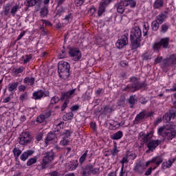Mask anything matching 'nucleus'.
Here are the masks:
<instances>
[{
	"instance_id": "10",
	"label": "nucleus",
	"mask_w": 176,
	"mask_h": 176,
	"mask_svg": "<svg viewBox=\"0 0 176 176\" xmlns=\"http://www.w3.org/2000/svg\"><path fill=\"white\" fill-rule=\"evenodd\" d=\"M163 68H168L176 64V56L175 54L170 55L168 58H166L162 60Z\"/></svg>"
},
{
	"instance_id": "57",
	"label": "nucleus",
	"mask_w": 176,
	"mask_h": 176,
	"mask_svg": "<svg viewBox=\"0 0 176 176\" xmlns=\"http://www.w3.org/2000/svg\"><path fill=\"white\" fill-rule=\"evenodd\" d=\"M62 135L64 136L63 138H68V137H71V131L69 130H66L63 133H62Z\"/></svg>"
},
{
	"instance_id": "31",
	"label": "nucleus",
	"mask_w": 176,
	"mask_h": 176,
	"mask_svg": "<svg viewBox=\"0 0 176 176\" xmlns=\"http://www.w3.org/2000/svg\"><path fill=\"white\" fill-rule=\"evenodd\" d=\"M142 25H143V35L144 36H146L149 31V23H148V22H142Z\"/></svg>"
},
{
	"instance_id": "59",
	"label": "nucleus",
	"mask_w": 176,
	"mask_h": 176,
	"mask_svg": "<svg viewBox=\"0 0 176 176\" xmlns=\"http://www.w3.org/2000/svg\"><path fill=\"white\" fill-rule=\"evenodd\" d=\"M104 112L106 113H111V112H112V107H111V106H106L104 108Z\"/></svg>"
},
{
	"instance_id": "46",
	"label": "nucleus",
	"mask_w": 176,
	"mask_h": 176,
	"mask_svg": "<svg viewBox=\"0 0 176 176\" xmlns=\"http://www.w3.org/2000/svg\"><path fill=\"white\" fill-rule=\"evenodd\" d=\"M25 69V67L21 66L17 69H14V74H16V75L19 74H23V72H24Z\"/></svg>"
},
{
	"instance_id": "64",
	"label": "nucleus",
	"mask_w": 176,
	"mask_h": 176,
	"mask_svg": "<svg viewBox=\"0 0 176 176\" xmlns=\"http://www.w3.org/2000/svg\"><path fill=\"white\" fill-rule=\"evenodd\" d=\"M49 175H50V176H60V173H58V172H57L56 170H54L52 172H50L49 173Z\"/></svg>"
},
{
	"instance_id": "29",
	"label": "nucleus",
	"mask_w": 176,
	"mask_h": 176,
	"mask_svg": "<svg viewBox=\"0 0 176 176\" xmlns=\"http://www.w3.org/2000/svg\"><path fill=\"white\" fill-rule=\"evenodd\" d=\"M96 163L89 164V170L91 171V175H96V174H98L100 173V168H94Z\"/></svg>"
},
{
	"instance_id": "53",
	"label": "nucleus",
	"mask_w": 176,
	"mask_h": 176,
	"mask_svg": "<svg viewBox=\"0 0 176 176\" xmlns=\"http://www.w3.org/2000/svg\"><path fill=\"white\" fill-rule=\"evenodd\" d=\"M122 164V168H124V163H129V157L126 156L122 158V160L120 162Z\"/></svg>"
},
{
	"instance_id": "23",
	"label": "nucleus",
	"mask_w": 176,
	"mask_h": 176,
	"mask_svg": "<svg viewBox=\"0 0 176 176\" xmlns=\"http://www.w3.org/2000/svg\"><path fill=\"white\" fill-rule=\"evenodd\" d=\"M80 174H82V176H90L91 175L89 164L86 165L84 168H82V171L80 172Z\"/></svg>"
},
{
	"instance_id": "5",
	"label": "nucleus",
	"mask_w": 176,
	"mask_h": 176,
	"mask_svg": "<svg viewBox=\"0 0 176 176\" xmlns=\"http://www.w3.org/2000/svg\"><path fill=\"white\" fill-rule=\"evenodd\" d=\"M19 140L20 145H28V144H31L32 137H31L30 133L23 132L20 135Z\"/></svg>"
},
{
	"instance_id": "37",
	"label": "nucleus",
	"mask_w": 176,
	"mask_h": 176,
	"mask_svg": "<svg viewBox=\"0 0 176 176\" xmlns=\"http://www.w3.org/2000/svg\"><path fill=\"white\" fill-rule=\"evenodd\" d=\"M24 5L25 6H35L36 5V0H25Z\"/></svg>"
},
{
	"instance_id": "6",
	"label": "nucleus",
	"mask_w": 176,
	"mask_h": 176,
	"mask_svg": "<svg viewBox=\"0 0 176 176\" xmlns=\"http://www.w3.org/2000/svg\"><path fill=\"white\" fill-rule=\"evenodd\" d=\"M139 137L140 138V145L142 146H144V144H148V142H150V141L152 140V137H153V133L149 132L147 133H144L142 132L139 133Z\"/></svg>"
},
{
	"instance_id": "22",
	"label": "nucleus",
	"mask_w": 176,
	"mask_h": 176,
	"mask_svg": "<svg viewBox=\"0 0 176 176\" xmlns=\"http://www.w3.org/2000/svg\"><path fill=\"white\" fill-rule=\"evenodd\" d=\"M165 135L168 141H171L173 138L176 137V131H166L165 132Z\"/></svg>"
},
{
	"instance_id": "2",
	"label": "nucleus",
	"mask_w": 176,
	"mask_h": 176,
	"mask_svg": "<svg viewBox=\"0 0 176 176\" xmlns=\"http://www.w3.org/2000/svg\"><path fill=\"white\" fill-rule=\"evenodd\" d=\"M129 80L131 84H129L125 88L122 89V91L135 93V91H138V90L146 87V83H145V82H140L137 77H131L129 78Z\"/></svg>"
},
{
	"instance_id": "12",
	"label": "nucleus",
	"mask_w": 176,
	"mask_h": 176,
	"mask_svg": "<svg viewBox=\"0 0 176 176\" xmlns=\"http://www.w3.org/2000/svg\"><path fill=\"white\" fill-rule=\"evenodd\" d=\"M176 116V110L175 109H172L169 110V111L165 113V115L162 117V120L166 122V123H168L171 120V119H175Z\"/></svg>"
},
{
	"instance_id": "11",
	"label": "nucleus",
	"mask_w": 176,
	"mask_h": 176,
	"mask_svg": "<svg viewBox=\"0 0 176 176\" xmlns=\"http://www.w3.org/2000/svg\"><path fill=\"white\" fill-rule=\"evenodd\" d=\"M113 0H102L100 2L99 8L98 10V16L101 17L102 14L104 13L106 8L109 6V5L112 2Z\"/></svg>"
},
{
	"instance_id": "51",
	"label": "nucleus",
	"mask_w": 176,
	"mask_h": 176,
	"mask_svg": "<svg viewBox=\"0 0 176 176\" xmlns=\"http://www.w3.org/2000/svg\"><path fill=\"white\" fill-rule=\"evenodd\" d=\"M63 127H64V122L58 124L54 129V133H58V131H60Z\"/></svg>"
},
{
	"instance_id": "26",
	"label": "nucleus",
	"mask_w": 176,
	"mask_h": 176,
	"mask_svg": "<svg viewBox=\"0 0 176 176\" xmlns=\"http://www.w3.org/2000/svg\"><path fill=\"white\" fill-rule=\"evenodd\" d=\"M49 14V6H45L41 9L40 16L41 18L46 17Z\"/></svg>"
},
{
	"instance_id": "56",
	"label": "nucleus",
	"mask_w": 176,
	"mask_h": 176,
	"mask_svg": "<svg viewBox=\"0 0 176 176\" xmlns=\"http://www.w3.org/2000/svg\"><path fill=\"white\" fill-rule=\"evenodd\" d=\"M151 56H149V54L148 53H144L142 56V60L143 61H148V59L150 58Z\"/></svg>"
},
{
	"instance_id": "41",
	"label": "nucleus",
	"mask_w": 176,
	"mask_h": 176,
	"mask_svg": "<svg viewBox=\"0 0 176 176\" xmlns=\"http://www.w3.org/2000/svg\"><path fill=\"white\" fill-rule=\"evenodd\" d=\"M160 25V23L157 22L156 21H153L151 23V29L153 30V31H157V30H159Z\"/></svg>"
},
{
	"instance_id": "62",
	"label": "nucleus",
	"mask_w": 176,
	"mask_h": 176,
	"mask_svg": "<svg viewBox=\"0 0 176 176\" xmlns=\"http://www.w3.org/2000/svg\"><path fill=\"white\" fill-rule=\"evenodd\" d=\"M19 91L20 93L23 92V91H25V90L27 89V87H25V85H21L19 87Z\"/></svg>"
},
{
	"instance_id": "36",
	"label": "nucleus",
	"mask_w": 176,
	"mask_h": 176,
	"mask_svg": "<svg viewBox=\"0 0 176 176\" xmlns=\"http://www.w3.org/2000/svg\"><path fill=\"white\" fill-rule=\"evenodd\" d=\"M128 102L131 105V108H133L134 105H135V102H137V99H135V96H131L128 100Z\"/></svg>"
},
{
	"instance_id": "1",
	"label": "nucleus",
	"mask_w": 176,
	"mask_h": 176,
	"mask_svg": "<svg viewBox=\"0 0 176 176\" xmlns=\"http://www.w3.org/2000/svg\"><path fill=\"white\" fill-rule=\"evenodd\" d=\"M141 38H142V31H141L140 27L135 26L131 29L130 36L132 50L140 47V45H141Z\"/></svg>"
},
{
	"instance_id": "50",
	"label": "nucleus",
	"mask_w": 176,
	"mask_h": 176,
	"mask_svg": "<svg viewBox=\"0 0 176 176\" xmlns=\"http://www.w3.org/2000/svg\"><path fill=\"white\" fill-rule=\"evenodd\" d=\"M45 120H46V118L43 115H40L36 118L37 123H45Z\"/></svg>"
},
{
	"instance_id": "49",
	"label": "nucleus",
	"mask_w": 176,
	"mask_h": 176,
	"mask_svg": "<svg viewBox=\"0 0 176 176\" xmlns=\"http://www.w3.org/2000/svg\"><path fill=\"white\" fill-rule=\"evenodd\" d=\"M119 153V150H118V146H116V143L114 144V148L111 151V154L112 156H116Z\"/></svg>"
},
{
	"instance_id": "9",
	"label": "nucleus",
	"mask_w": 176,
	"mask_h": 176,
	"mask_svg": "<svg viewBox=\"0 0 176 176\" xmlns=\"http://www.w3.org/2000/svg\"><path fill=\"white\" fill-rule=\"evenodd\" d=\"M116 45L118 49H123L124 46H127V45H129V34L125 33L122 35L121 38L118 40Z\"/></svg>"
},
{
	"instance_id": "25",
	"label": "nucleus",
	"mask_w": 176,
	"mask_h": 176,
	"mask_svg": "<svg viewBox=\"0 0 176 176\" xmlns=\"http://www.w3.org/2000/svg\"><path fill=\"white\" fill-rule=\"evenodd\" d=\"M61 101V98H59L58 96H54L52 98L50 104L48 105L49 108H53L54 104L58 103Z\"/></svg>"
},
{
	"instance_id": "45",
	"label": "nucleus",
	"mask_w": 176,
	"mask_h": 176,
	"mask_svg": "<svg viewBox=\"0 0 176 176\" xmlns=\"http://www.w3.org/2000/svg\"><path fill=\"white\" fill-rule=\"evenodd\" d=\"M130 6V8H134L135 6H137V2L135 1L132 0L131 1H128L125 3V7Z\"/></svg>"
},
{
	"instance_id": "61",
	"label": "nucleus",
	"mask_w": 176,
	"mask_h": 176,
	"mask_svg": "<svg viewBox=\"0 0 176 176\" xmlns=\"http://www.w3.org/2000/svg\"><path fill=\"white\" fill-rule=\"evenodd\" d=\"M82 3H85V0H76L75 1V4H76V6H77V7L82 6Z\"/></svg>"
},
{
	"instance_id": "44",
	"label": "nucleus",
	"mask_w": 176,
	"mask_h": 176,
	"mask_svg": "<svg viewBox=\"0 0 176 176\" xmlns=\"http://www.w3.org/2000/svg\"><path fill=\"white\" fill-rule=\"evenodd\" d=\"M160 47H162V45L160 42L155 43L153 45V49L154 52H157V53L160 50Z\"/></svg>"
},
{
	"instance_id": "54",
	"label": "nucleus",
	"mask_w": 176,
	"mask_h": 176,
	"mask_svg": "<svg viewBox=\"0 0 176 176\" xmlns=\"http://www.w3.org/2000/svg\"><path fill=\"white\" fill-rule=\"evenodd\" d=\"M69 144V140L66 139L65 138H63V140L60 142V145L62 146H65Z\"/></svg>"
},
{
	"instance_id": "47",
	"label": "nucleus",
	"mask_w": 176,
	"mask_h": 176,
	"mask_svg": "<svg viewBox=\"0 0 176 176\" xmlns=\"http://www.w3.org/2000/svg\"><path fill=\"white\" fill-rule=\"evenodd\" d=\"M19 100L23 102V101H25V100H28V92H25L20 95Z\"/></svg>"
},
{
	"instance_id": "21",
	"label": "nucleus",
	"mask_w": 176,
	"mask_h": 176,
	"mask_svg": "<svg viewBox=\"0 0 176 176\" xmlns=\"http://www.w3.org/2000/svg\"><path fill=\"white\" fill-rule=\"evenodd\" d=\"M166 19H167V15L162 12L156 16L155 21L158 22L159 24H163L166 21Z\"/></svg>"
},
{
	"instance_id": "39",
	"label": "nucleus",
	"mask_w": 176,
	"mask_h": 176,
	"mask_svg": "<svg viewBox=\"0 0 176 176\" xmlns=\"http://www.w3.org/2000/svg\"><path fill=\"white\" fill-rule=\"evenodd\" d=\"M89 153L88 150H86L85 153H83L79 159V162L80 164H83L85 161L86 160V157H87V153Z\"/></svg>"
},
{
	"instance_id": "7",
	"label": "nucleus",
	"mask_w": 176,
	"mask_h": 176,
	"mask_svg": "<svg viewBox=\"0 0 176 176\" xmlns=\"http://www.w3.org/2000/svg\"><path fill=\"white\" fill-rule=\"evenodd\" d=\"M76 89H73L65 92L60 93V101H69L76 96Z\"/></svg>"
},
{
	"instance_id": "20",
	"label": "nucleus",
	"mask_w": 176,
	"mask_h": 176,
	"mask_svg": "<svg viewBox=\"0 0 176 176\" xmlns=\"http://www.w3.org/2000/svg\"><path fill=\"white\" fill-rule=\"evenodd\" d=\"M32 155H34V151L28 150L27 151L22 153L21 155V160L25 162V160H27L30 156H32Z\"/></svg>"
},
{
	"instance_id": "15",
	"label": "nucleus",
	"mask_w": 176,
	"mask_h": 176,
	"mask_svg": "<svg viewBox=\"0 0 176 176\" xmlns=\"http://www.w3.org/2000/svg\"><path fill=\"white\" fill-rule=\"evenodd\" d=\"M146 119V110H142L140 113H139L135 118V124L138 123H141L144 122Z\"/></svg>"
},
{
	"instance_id": "34",
	"label": "nucleus",
	"mask_w": 176,
	"mask_h": 176,
	"mask_svg": "<svg viewBox=\"0 0 176 176\" xmlns=\"http://www.w3.org/2000/svg\"><path fill=\"white\" fill-rule=\"evenodd\" d=\"M78 165H79V163L78 162V160H75L70 162V165H69L70 171H72L73 170H76V167H78Z\"/></svg>"
},
{
	"instance_id": "27",
	"label": "nucleus",
	"mask_w": 176,
	"mask_h": 176,
	"mask_svg": "<svg viewBox=\"0 0 176 176\" xmlns=\"http://www.w3.org/2000/svg\"><path fill=\"white\" fill-rule=\"evenodd\" d=\"M23 83L28 85V86H34L35 83V78L26 77L23 80Z\"/></svg>"
},
{
	"instance_id": "43",
	"label": "nucleus",
	"mask_w": 176,
	"mask_h": 176,
	"mask_svg": "<svg viewBox=\"0 0 176 176\" xmlns=\"http://www.w3.org/2000/svg\"><path fill=\"white\" fill-rule=\"evenodd\" d=\"M22 58L23 59V64H27L28 63H30L31 60H32V54L25 55V57L22 56Z\"/></svg>"
},
{
	"instance_id": "14",
	"label": "nucleus",
	"mask_w": 176,
	"mask_h": 176,
	"mask_svg": "<svg viewBox=\"0 0 176 176\" xmlns=\"http://www.w3.org/2000/svg\"><path fill=\"white\" fill-rule=\"evenodd\" d=\"M145 165L142 162L136 163L135 166L133 167V171L137 174H144L145 171Z\"/></svg>"
},
{
	"instance_id": "58",
	"label": "nucleus",
	"mask_w": 176,
	"mask_h": 176,
	"mask_svg": "<svg viewBox=\"0 0 176 176\" xmlns=\"http://www.w3.org/2000/svg\"><path fill=\"white\" fill-rule=\"evenodd\" d=\"M72 118H74V113L69 112L66 113V119L67 120H72Z\"/></svg>"
},
{
	"instance_id": "17",
	"label": "nucleus",
	"mask_w": 176,
	"mask_h": 176,
	"mask_svg": "<svg viewBox=\"0 0 176 176\" xmlns=\"http://www.w3.org/2000/svg\"><path fill=\"white\" fill-rule=\"evenodd\" d=\"M125 3L124 1L120 0V2L115 4L114 9H116L118 13H120V14H123L125 10L124 7H126Z\"/></svg>"
},
{
	"instance_id": "24",
	"label": "nucleus",
	"mask_w": 176,
	"mask_h": 176,
	"mask_svg": "<svg viewBox=\"0 0 176 176\" xmlns=\"http://www.w3.org/2000/svg\"><path fill=\"white\" fill-rule=\"evenodd\" d=\"M19 82H11L8 85V91H10L11 93L12 91H16V90H17V87H19Z\"/></svg>"
},
{
	"instance_id": "48",
	"label": "nucleus",
	"mask_w": 176,
	"mask_h": 176,
	"mask_svg": "<svg viewBox=\"0 0 176 176\" xmlns=\"http://www.w3.org/2000/svg\"><path fill=\"white\" fill-rule=\"evenodd\" d=\"M13 153H14V156L16 159H17V157H19V156H20V155H21V150L17 148H14L13 149Z\"/></svg>"
},
{
	"instance_id": "8",
	"label": "nucleus",
	"mask_w": 176,
	"mask_h": 176,
	"mask_svg": "<svg viewBox=\"0 0 176 176\" xmlns=\"http://www.w3.org/2000/svg\"><path fill=\"white\" fill-rule=\"evenodd\" d=\"M69 55L73 61H79L82 58V52L78 48H70Z\"/></svg>"
},
{
	"instance_id": "18",
	"label": "nucleus",
	"mask_w": 176,
	"mask_h": 176,
	"mask_svg": "<svg viewBox=\"0 0 176 176\" xmlns=\"http://www.w3.org/2000/svg\"><path fill=\"white\" fill-rule=\"evenodd\" d=\"M151 162L153 164H155V166L153 168V170H155L157 167H159L162 163H163V158L160 156L154 157L151 159Z\"/></svg>"
},
{
	"instance_id": "13",
	"label": "nucleus",
	"mask_w": 176,
	"mask_h": 176,
	"mask_svg": "<svg viewBox=\"0 0 176 176\" xmlns=\"http://www.w3.org/2000/svg\"><path fill=\"white\" fill-rule=\"evenodd\" d=\"M160 144H162V141L159 140H151L146 144V146L148 149L146 151V152H148V151H150L151 152H153V151H155V149H156V148H157V146H159Z\"/></svg>"
},
{
	"instance_id": "55",
	"label": "nucleus",
	"mask_w": 176,
	"mask_h": 176,
	"mask_svg": "<svg viewBox=\"0 0 176 176\" xmlns=\"http://www.w3.org/2000/svg\"><path fill=\"white\" fill-rule=\"evenodd\" d=\"M3 13L5 16H9L10 13V6H7L3 8Z\"/></svg>"
},
{
	"instance_id": "35",
	"label": "nucleus",
	"mask_w": 176,
	"mask_h": 176,
	"mask_svg": "<svg viewBox=\"0 0 176 176\" xmlns=\"http://www.w3.org/2000/svg\"><path fill=\"white\" fill-rule=\"evenodd\" d=\"M123 137V132L122 131H119L115 133L113 135H111L112 140H120Z\"/></svg>"
},
{
	"instance_id": "30",
	"label": "nucleus",
	"mask_w": 176,
	"mask_h": 176,
	"mask_svg": "<svg viewBox=\"0 0 176 176\" xmlns=\"http://www.w3.org/2000/svg\"><path fill=\"white\" fill-rule=\"evenodd\" d=\"M174 162H175V160H173V161L169 160L168 162H163L162 164V168H163V170L170 168V167H171V166H173V163Z\"/></svg>"
},
{
	"instance_id": "32",
	"label": "nucleus",
	"mask_w": 176,
	"mask_h": 176,
	"mask_svg": "<svg viewBox=\"0 0 176 176\" xmlns=\"http://www.w3.org/2000/svg\"><path fill=\"white\" fill-rule=\"evenodd\" d=\"M55 138H56V133L53 132H50L47 135L45 142V144H47L50 141H53V140H54Z\"/></svg>"
},
{
	"instance_id": "63",
	"label": "nucleus",
	"mask_w": 176,
	"mask_h": 176,
	"mask_svg": "<svg viewBox=\"0 0 176 176\" xmlns=\"http://www.w3.org/2000/svg\"><path fill=\"white\" fill-rule=\"evenodd\" d=\"M64 12H65V9H64V8L62 7L57 10L56 14H58V16H61V14H63Z\"/></svg>"
},
{
	"instance_id": "19",
	"label": "nucleus",
	"mask_w": 176,
	"mask_h": 176,
	"mask_svg": "<svg viewBox=\"0 0 176 176\" xmlns=\"http://www.w3.org/2000/svg\"><path fill=\"white\" fill-rule=\"evenodd\" d=\"M160 44L161 45V47L163 49H168V45H170V38L166 37L163 38L160 41Z\"/></svg>"
},
{
	"instance_id": "38",
	"label": "nucleus",
	"mask_w": 176,
	"mask_h": 176,
	"mask_svg": "<svg viewBox=\"0 0 176 176\" xmlns=\"http://www.w3.org/2000/svg\"><path fill=\"white\" fill-rule=\"evenodd\" d=\"M19 9H20V5L19 4H16L15 6H14L10 11L11 14H12L13 17H14V16H16V12L19 10Z\"/></svg>"
},
{
	"instance_id": "40",
	"label": "nucleus",
	"mask_w": 176,
	"mask_h": 176,
	"mask_svg": "<svg viewBox=\"0 0 176 176\" xmlns=\"http://www.w3.org/2000/svg\"><path fill=\"white\" fill-rule=\"evenodd\" d=\"M168 28H170V25L168 23H164L161 26V30L160 32H162L163 34H166L167 31H168Z\"/></svg>"
},
{
	"instance_id": "33",
	"label": "nucleus",
	"mask_w": 176,
	"mask_h": 176,
	"mask_svg": "<svg viewBox=\"0 0 176 176\" xmlns=\"http://www.w3.org/2000/svg\"><path fill=\"white\" fill-rule=\"evenodd\" d=\"M164 3V2L163 1V0H156L153 4V8L160 9V8H163Z\"/></svg>"
},
{
	"instance_id": "16",
	"label": "nucleus",
	"mask_w": 176,
	"mask_h": 176,
	"mask_svg": "<svg viewBox=\"0 0 176 176\" xmlns=\"http://www.w3.org/2000/svg\"><path fill=\"white\" fill-rule=\"evenodd\" d=\"M45 96V97H47L49 96V93H46L45 94V92L42 90H38L36 91H34L33 93V100H42V98H43V96Z\"/></svg>"
},
{
	"instance_id": "60",
	"label": "nucleus",
	"mask_w": 176,
	"mask_h": 176,
	"mask_svg": "<svg viewBox=\"0 0 176 176\" xmlns=\"http://www.w3.org/2000/svg\"><path fill=\"white\" fill-rule=\"evenodd\" d=\"M68 104H69V101L68 100H65L64 103L63 104L61 107V111H65V108H67Z\"/></svg>"
},
{
	"instance_id": "52",
	"label": "nucleus",
	"mask_w": 176,
	"mask_h": 176,
	"mask_svg": "<svg viewBox=\"0 0 176 176\" xmlns=\"http://www.w3.org/2000/svg\"><path fill=\"white\" fill-rule=\"evenodd\" d=\"M127 157H130L131 160H134L137 157V155L134 153H131L130 151H127L126 153Z\"/></svg>"
},
{
	"instance_id": "4",
	"label": "nucleus",
	"mask_w": 176,
	"mask_h": 176,
	"mask_svg": "<svg viewBox=\"0 0 176 176\" xmlns=\"http://www.w3.org/2000/svg\"><path fill=\"white\" fill-rule=\"evenodd\" d=\"M54 160V153L47 152L45 154V156L43 158L42 162L40 164L41 170H45L47 168V164Z\"/></svg>"
},
{
	"instance_id": "42",
	"label": "nucleus",
	"mask_w": 176,
	"mask_h": 176,
	"mask_svg": "<svg viewBox=\"0 0 176 176\" xmlns=\"http://www.w3.org/2000/svg\"><path fill=\"white\" fill-rule=\"evenodd\" d=\"M38 160V158H36V157H32V158H30L28 160L27 162V166L28 167H30V166H32V164H35V163H36Z\"/></svg>"
},
{
	"instance_id": "3",
	"label": "nucleus",
	"mask_w": 176,
	"mask_h": 176,
	"mask_svg": "<svg viewBox=\"0 0 176 176\" xmlns=\"http://www.w3.org/2000/svg\"><path fill=\"white\" fill-rule=\"evenodd\" d=\"M69 63L64 60H60L58 65V72L60 78L67 79L69 76Z\"/></svg>"
},
{
	"instance_id": "28",
	"label": "nucleus",
	"mask_w": 176,
	"mask_h": 176,
	"mask_svg": "<svg viewBox=\"0 0 176 176\" xmlns=\"http://www.w3.org/2000/svg\"><path fill=\"white\" fill-rule=\"evenodd\" d=\"M165 126L166 131H176L175 124L174 122H168Z\"/></svg>"
}]
</instances>
